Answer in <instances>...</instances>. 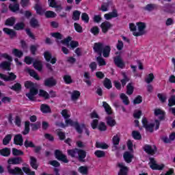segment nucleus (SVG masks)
Returning <instances> with one entry per match:
<instances>
[{
  "label": "nucleus",
  "instance_id": "7ed1b4c3",
  "mask_svg": "<svg viewBox=\"0 0 175 175\" xmlns=\"http://www.w3.org/2000/svg\"><path fill=\"white\" fill-rule=\"evenodd\" d=\"M7 170L9 173V174L12 175H24V172H23V170L18 167H15L14 168H12L10 165H9L7 167Z\"/></svg>",
  "mask_w": 175,
  "mask_h": 175
},
{
  "label": "nucleus",
  "instance_id": "dca6fc26",
  "mask_svg": "<svg viewBox=\"0 0 175 175\" xmlns=\"http://www.w3.org/2000/svg\"><path fill=\"white\" fill-rule=\"evenodd\" d=\"M165 114L166 113L161 109H154V116H159V119L160 120V121H162V120H165Z\"/></svg>",
  "mask_w": 175,
  "mask_h": 175
},
{
  "label": "nucleus",
  "instance_id": "c85d7f7f",
  "mask_svg": "<svg viewBox=\"0 0 175 175\" xmlns=\"http://www.w3.org/2000/svg\"><path fill=\"white\" fill-rule=\"evenodd\" d=\"M132 158H133V155L131 154L129 152H125L124 154V161L127 162V163H131L132 162Z\"/></svg>",
  "mask_w": 175,
  "mask_h": 175
},
{
  "label": "nucleus",
  "instance_id": "393cba45",
  "mask_svg": "<svg viewBox=\"0 0 175 175\" xmlns=\"http://www.w3.org/2000/svg\"><path fill=\"white\" fill-rule=\"evenodd\" d=\"M71 95V100L72 102H76L80 98V92L77 90H74L72 92H70Z\"/></svg>",
  "mask_w": 175,
  "mask_h": 175
},
{
  "label": "nucleus",
  "instance_id": "39448f33",
  "mask_svg": "<svg viewBox=\"0 0 175 175\" xmlns=\"http://www.w3.org/2000/svg\"><path fill=\"white\" fill-rule=\"evenodd\" d=\"M142 122L144 128H145L147 132H150V133L154 132V126H155V124L152 123L148 124V121L146 118H142Z\"/></svg>",
  "mask_w": 175,
  "mask_h": 175
},
{
  "label": "nucleus",
  "instance_id": "b1692460",
  "mask_svg": "<svg viewBox=\"0 0 175 175\" xmlns=\"http://www.w3.org/2000/svg\"><path fill=\"white\" fill-rule=\"evenodd\" d=\"M34 9L36 11L37 14L42 16V14H44V9L42 8L41 3H37L34 7Z\"/></svg>",
  "mask_w": 175,
  "mask_h": 175
},
{
  "label": "nucleus",
  "instance_id": "f704fd0d",
  "mask_svg": "<svg viewBox=\"0 0 175 175\" xmlns=\"http://www.w3.org/2000/svg\"><path fill=\"white\" fill-rule=\"evenodd\" d=\"M120 99L122 100V103L126 106H128V105H129V98L126 96L125 94L122 93L120 94Z\"/></svg>",
  "mask_w": 175,
  "mask_h": 175
},
{
  "label": "nucleus",
  "instance_id": "c756f323",
  "mask_svg": "<svg viewBox=\"0 0 175 175\" xmlns=\"http://www.w3.org/2000/svg\"><path fill=\"white\" fill-rule=\"evenodd\" d=\"M9 9L11 12H18V10H20V4L17 3H14L13 4H10Z\"/></svg>",
  "mask_w": 175,
  "mask_h": 175
},
{
  "label": "nucleus",
  "instance_id": "052dcab7",
  "mask_svg": "<svg viewBox=\"0 0 175 175\" xmlns=\"http://www.w3.org/2000/svg\"><path fill=\"white\" fill-rule=\"evenodd\" d=\"M168 106L169 107H172V106H175V96L172 95L168 99Z\"/></svg>",
  "mask_w": 175,
  "mask_h": 175
},
{
  "label": "nucleus",
  "instance_id": "1a4fd4ad",
  "mask_svg": "<svg viewBox=\"0 0 175 175\" xmlns=\"http://www.w3.org/2000/svg\"><path fill=\"white\" fill-rule=\"evenodd\" d=\"M105 47V44L102 42H96L94 43L93 50L94 53H97L100 57H102V51L103 48Z\"/></svg>",
  "mask_w": 175,
  "mask_h": 175
},
{
  "label": "nucleus",
  "instance_id": "f03ea898",
  "mask_svg": "<svg viewBox=\"0 0 175 175\" xmlns=\"http://www.w3.org/2000/svg\"><path fill=\"white\" fill-rule=\"evenodd\" d=\"M138 31H135L133 33L134 36H142V35H144L146 33V23L138 22L136 23Z\"/></svg>",
  "mask_w": 175,
  "mask_h": 175
},
{
  "label": "nucleus",
  "instance_id": "6e6552de",
  "mask_svg": "<svg viewBox=\"0 0 175 175\" xmlns=\"http://www.w3.org/2000/svg\"><path fill=\"white\" fill-rule=\"evenodd\" d=\"M144 151L146 152V154H148L149 155H154L155 152H157V146H150V145H145L143 147Z\"/></svg>",
  "mask_w": 175,
  "mask_h": 175
},
{
  "label": "nucleus",
  "instance_id": "338daca9",
  "mask_svg": "<svg viewBox=\"0 0 175 175\" xmlns=\"http://www.w3.org/2000/svg\"><path fill=\"white\" fill-rule=\"evenodd\" d=\"M127 95H132L133 94V86H132V83H129L127 85Z\"/></svg>",
  "mask_w": 175,
  "mask_h": 175
},
{
  "label": "nucleus",
  "instance_id": "a19ab883",
  "mask_svg": "<svg viewBox=\"0 0 175 175\" xmlns=\"http://www.w3.org/2000/svg\"><path fill=\"white\" fill-rule=\"evenodd\" d=\"M10 140H12V135H7L3 139V146H8L10 143Z\"/></svg>",
  "mask_w": 175,
  "mask_h": 175
},
{
  "label": "nucleus",
  "instance_id": "0eeeda50",
  "mask_svg": "<svg viewBox=\"0 0 175 175\" xmlns=\"http://www.w3.org/2000/svg\"><path fill=\"white\" fill-rule=\"evenodd\" d=\"M16 78L17 76H16L13 72H8V76L5 74L0 73V79L4 81H13V80H16Z\"/></svg>",
  "mask_w": 175,
  "mask_h": 175
},
{
  "label": "nucleus",
  "instance_id": "8fccbe9b",
  "mask_svg": "<svg viewBox=\"0 0 175 175\" xmlns=\"http://www.w3.org/2000/svg\"><path fill=\"white\" fill-rule=\"evenodd\" d=\"M64 82L66 84H72L73 83V80L72 79V77L69 75H66L63 77Z\"/></svg>",
  "mask_w": 175,
  "mask_h": 175
},
{
  "label": "nucleus",
  "instance_id": "f8f14e48",
  "mask_svg": "<svg viewBox=\"0 0 175 175\" xmlns=\"http://www.w3.org/2000/svg\"><path fill=\"white\" fill-rule=\"evenodd\" d=\"M85 157H87V152L84 150L78 149L77 159L79 162H85Z\"/></svg>",
  "mask_w": 175,
  "mask_h": 175
},
{
  "label": "nucleus",
  "instance_id": "a211bd4d",
  "mask_svg": "<svg viewBox=\"0 0 175 175\" xmlns=\"http://www.w3.org/2000/svg\"><path fill=\"white\" fill-rule=\"evenodd\" d=\"M56 84L57 81L53 77L46 79L44 81V85L46 87H54V85H55Z\"/></svg>",
  "mask_w": 175,
  "mask_h": 175
},
{
  "label": "nucleus",
  "instance_id": "774afa93",
  "mask_svg": "<svg viewBox=\"0 0 175 175\" xmlns=\"http://www.w3.org/2000/svg\"><path fill=\"white\" fill-rule=\"evenodd\" d=\"M166 9H168V10H164L165 12H168V13H175V7L173 5H166L165 6Z\"/></svg>",
  "mask_w": 175,
  "mask_h": 175
},
{
  "label": "nucleus",
  "instance_id": "ddd939ff",
  "mask_svg": "<svg viewBox=\"0 0 175 175\" xmlns=\"http://www.w3.org/2000/svg\"><path fill=\"white\" fill-rule=\"evenodd\" d=\"M44 56L47 62H51V64H53L57 62V59H55V57L53 58V57L51 56V53H50V52L49 51L44 52Z\"/></svg>",
  "mask_w": 175,
  "mask_h": 175
},
{
  "label": "nucleus",
  "instance_id": "2eb2a0df",
  "mask_svg": "<svg viewBox=\"0 0 175 175\" xmlns=\"http://www.w3.org/2000/svg\"><path fill=\"white\" fill-rule=\"evenodd\" d=\"M51 36L56 39L55 42L59 46V44H61V40L64 39V36H62L59 32L51 33Z\"/></svg>",
  "mask_w": 175,
  "mask_h": 175
},
{
  "label": "nucleus",
  "instance_id": "09e8293b",
  "mask_svg": "<svg viewBox=\"0 0 175 175\" xmlns=\"http://www.w3.org/2000/svg\"><path fill=\"white\" fill-rule=\"evenodd\" d=\"M132 136L133 139L135 140H141L142 139V135L139 131H133L132 132Z\"/></svg>",
  "mask_w": 175,
  "mask_h": 175
},
{
  "label": "nucleus",
  "instance_id": "a18cd8bd",
  "mask_svg": "<svg viewBox=\"0 0 175 175\" xmlns=\"http://www.w3.org/2000/svg\"><path fill=\"white\" fill-rule=\"evenodd\" d=\"M33 66L35 68V69H36L37 70H39V72L42 70V62H40V61H35L33 64Z\"/></svg>",
  "mask_w": 175,
  "mask_h": 175
},
{
  "label": "nucleus",
  "instance_id": "4d7b16f0",
  "mask_svg": "<svg viewBox=\"0 0 175 175\" xmlns=\"http://www.w3.org/2000/svg\"><path fill=\"white\" fill-rule=\"evenodd\" d=\"M45 16L47 18H54L57 16V14L53 11H46L45 12Z\"/></svg>",
  "mask_w": 175,
  "mask_h": 175
},
{
  "label": "nucleus",
  "instance_id": "6ab92c4d",
  "mask_svg": "<svg viewBox=\"0 0 175 175\" xmlns=\"http://www.w3.org/2000/svg\"><path fill=\"white\" fill-rule=\"evenodd\" d=\"M104 17L105 20H111V18L118 17V14L117 13L116 10H113V12H109V14H105Z\"/></svg>",
  "mask_w": 175,
  "mask_h": 175
},
{
  "label": "nucleus",
  "instance_id": "58836bf2",
  "mask_svg": "<svg viewBox=\"0 0 175 175\" xmlns=\"http://www.w3.org/2000/svg\"><path fill=\"white\" fill-rule=\"evenodd\" d=\"M27 70L30 76H31V77H33L34 79H36V80H40V78H39L38 74L36 73V72H35V70H31L30 68H27Z\"/></svg>",
  "mask_w": 175,
  "mask_h": 175
},
{
  "label": "nucleus",
  "instance_id": "49530a36",
  "mask_svg": "<svg viewBox=\"0 0 175 175\" xmlns=\"http://www.w3.org/2000/svg\"><path fill=\"white\" fill-rule=\"evenodd\" d=\"M154 79H155L154 74L150 73L148 75V76L145 79V81L146 83H147V84H150V83H152V81H154Z\"/></svg>",
  "mask_w": 175,
  "mask_h": 175
},
{
  "label": "nucleus",
  "instance_id": "c9c22d12",
  "mask_svg": "<svg viewBox=\"0 0 175 175\" xmlns=\"http://www.w3.org/2000/svg\"><path fill=\"white\" fill-rule=\"evenodd\" d=\"M15 23H16V18L11 17V18H8L5 21V25H8L9 27H13V25H14Z\"/></svg>",
  "mask_w": 175,
  "mask_h": 175
},
{
  "label": "nucleus",
  "instance_id": "69168bd1",
  "mask_svg": "<svg viewBox=\"0 0 175 175\" xmlns=\"http://www.w3.org/2000/svg\"><path fill=\"white\" fill-rule=\"evenodd\" d=\"M23 171L27 175H35V172L31 171V170L29 167H23Z\"/></svg>",
  "mask_w": 175,
  "mask_h": 175
},
{
  "label": "nucleus",
  "instance_id": "4c0bfd02",
  "mask_svg": "<svg viewBox=\"0 0 175 175\" xmlns=\"http://www.w3.org/2000/svg\"><path fill=\"white\" fill-rule=\"evenodd\" d=\"M80 14H81L80 11L75 10L72 13V20H74V21L80 20Z\"/></svg>",
  "mask_w": 175,
  "mask_h": 175
},
{
  "label": "nucleus",
  "instance_id": "bb28decb",
  "mask_svg": "<svg viewBox=\"0 0 175 175\" xmlns=\"http://www.w3.org/2000/svg\"><path fill=\"white\" fill-rule=\"evenodd\" d=\"M30 165L33 169H35L36 170L38 167V160L34 157H30Z\"/></svg>",
  "mask_w": 175,
  "mask_h": 175
},
{
  "label": "nucleus",
  "instance_id": "6e6d98bb",
  "mask_svg": "<svg viewBox=\"0 0 175 175\" xmlns=\"http://www.w3.org/2000/svg\"><path fill=\"white\" fill-rule=\"evenodd\" d=\"M24 27H25L24 23H18L14 26V28L16 31H21V29H24Z\"/></svg>",
  "mask_w": 175,
  "mask_h": 175
},
{
  "label": "nucleus",
  "instance_id": "9b49d317",
  "mask_svg": "<svg viewBox=\"0 0 175 175\" xmlns=\"http://www.w3.org/2000/svg\"><path fill=\"white\" fill-rule=\"evenodd\" d=\"M114 64L118 66V68H120V69H124L125 68V64L124 61H122V58L121 56H116L113 58Z\"/></svg>",
  "mask_w": 175,
  "mask_h": 175
},
{
  "label": "nucleus",
  "instance_id": "9d476101",
  "mask_svg": "<svg viewBox=\"0 0 175 175\" xmlns=\"http://www.w3.org/2000/svg\"><path fill=\"white\" fill-rule=\"evenodd\" d=\"M24 161L23 160V158L20 157H12L10 158L8 160V163L10 165H21V163H23Z\"/></svg>",
  "mask_w": 175,
  "mask_h": 175
},
{
  "label": "nucleus",
  "instance_id": "473e14b6",
  "mask_svg": "<svg viewBox=\"0 0 175 175\" xmlns=\"http://www.w3.org/2000/svg\"><path fill=\"white\" fill-rule=\"evenodd\" d=\"M150 169H152V170H162L163 167H165V165H158L157 163L154 164H150Z\"/></svg>",
  "mask_w": 175,
  "mask_h": 175
},
{
  "label": "nucleus",
  "instance_id": "e2e57ef3",
  "mask_svg": "<svg viewBox=\"0 0 175 175\" xmlns=\"http://www.w3.org/2000/svg\"><path fill=\"white\" fill-rule=\"evenodd\" d=\"M39 96H43V98H44L45 99H49V98H50V95L49 94V93L43 90H40Z\"/></svg>",
  "mask_w": 175,
  "mask_h": 175
},
{
  "label": "nucleus",
  "instance_id": "a878e982",
  "mask_svg": "<svg viewBox=\"0 0 175 175\" xmlns=\"http://www.w3.org/2000/svg\"><path fill=\"white\" fill-rule=\"evenodd\" d=\"M3 32L6 33L7 35H9L10 38H14L16 36V31L14 30L5 27L3 29Z\"/></svg>",
  "mask_w": 175,
  "mask_h": 175
},
{
  "label": "nucleus",
  "instance_id": "5fc2aeb1",
  "mask_svg": "<svg viewBox=\"0 0 175 175\" xmlns=\"http://www.w3.org/2000/svg\"><path fill=\"white\" fill-rule=\"evenodd\" d=\"M30 25L33 28H36L39 27V22L38 21V20H36V18H32L30 21Z\"/></svg>",
  "mask_w": 175,
  "mask_h": 175
},
{
  "label": "nucleus",
  "instance_id": "37998d69",
  "mask_svg": "<svg viewBox=\"0 0 175 175\" xmlns=\"http://www.w3.org/2000/svg\"><path fill=\"white\" fill-rule=\"evenodd\" d=\"M96 148H102L103 150H107V148H109V146L103 142H96Z\"/></svg>",
  "mask_w": 175,
  "mask_h": 175
},
{
  "label": "nucleus",
  "instance_id": "ea45409f",
  "mask_svg": "<svg viewBox=\"0 0 175 175\" xmlns=\"http://www.w3.org/2000/svg\"><path fill=\"white\" fill-rule=\"evenodd\" d=\"M122 75L123 76V79L120 81L122 83V87H125V85H126V83L129 81V79L128 76H126V74L125 72H122Z\"/></svg>",
  "mask_w": 175,
  "mask_h": 175
},
{
  "label": "nucleus",
  "instance_id": "f3484780",
  "mask_svg": "<svg viewBox=\"0 0 175 175\" xmlns=\"http://www.w3.org/2000/svg\"><path fill=\"white\" fill-rule=\"evenodd\" d=\"M100 27L103 33H106V32H107V31H109V29H110L112 26L110 22L105 21L101 24Z\"/></svg>",
  "mask_w": 175,
  "mask_h": 175
},
{
  "label": "nucleus",
  "instance_id": "423d86ee",
  "mask_svg": "<svg viewBox=\"0 0 175 175\" xmlns=\"http://www.w3.org/2000/svg\"><path fill=\"white\" fill-rule=\"evenodd\" d=\"M55 157L56 159H58V161H62V162H64V163H68V162H69V160H68L66 155L63 154L62 151L59 150H56L55 151Z\"/></svg>",
  "mask_w": 175,
  "mask_h": 175
},
{
  "label": "nucleus",
  "instance_id": "7c9ffc66",
  "mask_svg": "<svg viewBox=\"0 0 175 175\" xmlns=\"http://www.w3.org/2000/svg\"><path fill=\"white\" fill-rule=\"evenodd\" d=\"M0 154L3 157H10V148H4L2 150H0Z\"/></svg>",
  "mask_w": 175,
  "mask_h": 175
},
{
  "label": "nucleus",
  "instance_id": "de8ad7c7",
  "mask_svg": "<svg viewBox=\"0 0 175 175\" xmlns=\"http://www.w3.org/2000/svg\"><path fill=\"white\" fill-rule=\"evenodd\" d=\"M77 132H78V133H83V129H84V128H85V125L84 124H79V122L75 125V126Z\"/></svg>",
  "mask_w": 175,
  "mask_h": 175
},
{
  "label": "nucleus",
  "instance_id": "f257e3e1",
  "mask_svg": "<svg viewBox=\"0 0 175 175\" xmlns=\"http://www.w3.org/2000/svg\"><path fill=\"white\" fill-rule=\"evenodd\" d=\"M25 87L30 90L29 92L26 94V96L29 98V100H35V95H38L39 92L38 85L27 81L25 83Z\"/></svg>",
  "mask_w": 175,
  "mask_h": 175
},
{
  "label": "nucleus",
  "instance_id": "e433bc0d",
  "mask_svg": "<svg viewBox=\"0 0 175 175\" xmlns=\"http://www.w3.org/2000/svg\"><path fill=\"white\" fill-rule=\"evenodd\" d=\"M78 172L83 175L88 174V167L87 166H81L78 169Z\"/></svg>",
  "mask_w": 175,
  "mask_h": 175
},
{
  "label": "nucleus",
  "instance_id": "72a5a7b5",
  "mask_svg": "<svg viewBox=\"0 0 175 175\" xmlns=\"http://www.w3.org/2000/svg\"><path fill=\"white\" fill-rule=\"evenodd\" d=\"M103 107H104L107 114L110 116L111 114V107H110V105L106 102H103Z\"/></svg>",
  "mask_w": 175,
  "mask_h": 175
},
{
  "label": "nucleus",
  "instance_id": "aec40b11",
  "mask_svg": "<svg viewBox=\"0 0 175 175\" xmlns=\"http://www.w3.org/2000/svg\"><path fill=\"white\" fill-rule=\"evenodd\" d=\"M118 166L120 167L118 175H126L128 174V167L124 165V163H120Z\"/></svg>",
  "mask_w": 175,
  "mask_h": 175
},
{
  "label": "nucleus",
  "instance_id": "cd10ccee",
  "mask_svg": "<svg viewBox=\"0 0 175 175\" xmlns=\"http://www.w3.org/2000/svg\"><path fill=\"white\" fill-rule=\"evenodd\" d=\"M0 69L3 70H10V62H3L0 64Z\"/></svg>",
  "mask_w": 175,
  "mask_h": 175
},
{
  "label": "nucleus",
  "instance_id": "4468645a",
  "mask_svg": "<svg viewBox=\"0 0 175 175\" xmlns=\"http://www.w3.org/2000/svg\"><path fill=\"white\" fill-rule=\"evenodd\" d=\"M14 143L16 144V146H23L24 143L23 135H21V134L16 135L14 138Z\"/></svg>",
  "mask_w": 175,
  "mask_h": 175
},
{
  "label": "nucleus",
  "instance_id": "20e7f679",
  "mask_svg": "<svg viewBox=\"0 0 175 175\" xmlns=\"http://www.w3.org/2000/svg\"><path fill=\"white\" fill-rule=\"evenodd\" d=\"M66 124L64 122H58L55 123L56 126H60V128H66V126H75V125L78 123L77 122H74L71 119H66L65 120Z\"/></svg>",
  "mask_w": 175,
  "mask_h": 175
},
{
  "label": "nucleus",
  "instance_id": "3c124183",
  "mask_svg": "<svg viewBox=\"0 0 175 175\" xmlns=\"http://www.w3.org/2000/svg\"><path fill=\"white\" fill-rule=\"evenodd\" d=\"M96 61L100 66H105V65H106L105 59H103V57H102L100 55L96 57Z\"/></svg>",
  "mask_w": 175,
  "mask_h": 175
},
{
  "label": "nucleus",
  "instance_id": "680f3d73",
  "mask_svg": "<svg viewBox=\"0 0 175 175\" xmlns=\"http://www.w3.org/2000/svg\"><path fill=\"white\" fill-rule=\"evenodd\" d=\"M29 133V122H25V130L23 131V135H28Z\"/></svg>",
  "mask_w": 175,
  "mask_h": 175
},
{
  "label": "nucleus",
  "instance_id": "c03bdc74",
  "mask_svg": "<svg viewBox=\"0 0 175 175\" xmlns=\"http://www.w3.org/2000/svg\"><path fill=\"white\" fill-rule=\"evenodd\" d=\"M12 155L14 157H20V155H24V152L17 148H12Z\"/></svg>",
  "mask_w": 175,
  "mask_h": 175
},
{
  "label": "nucleus",
  "instance_id": "bf43d9fd",
  "mask_svg": "<svg viewBox=\"0 0 175 175\" xmlns=\"http://www.w3.org/2000/svg\"><path fill=\"white\" fill-rule=\"evenodd\" d=\"M155 9L154 4H148L144 8V10H146L147 12H152Z\"/></svg>",
  "mask_w": 175,
  "mask_h": 175
},
{
  "label": "nucleus",
  "instance_id": "4be33fe9",
  "mask_svg": "<svg viewBox=\"0 0 175 175\" xmlns=\"http://www.w3.org/2000/svg\"><path fill=\"white\" fill-rule=\"evenodd\" d=\"M110 51H111V48H110V46H105L102 51L103 57L105 58H108V57L110 56Z\"/></svg>",
  "mask_w": 175,
  "mask_h": 175
},
{
  "label": "nucleus",
  "instance_id": "603ef678",
  "mask_svg": "<svg viewBox=\"0 0 175 175\" xmlns=\"http://www.w3.org/2000/svg\"><path fill=\"white\" fill-rule=\"evenodd\" d=\"M104 86L105 88H107V90H110L111 88V81L108 78H105L103 82Z\"/></svg>",
  "mask_w": 175,
  "mask_h": 175
},
{
  "label": "nucleus",
  "instance_id": "5701e85b",
  "mask_svg": "<svg viewBox=\"0 0 175 175\" xmlns=\"http://www.w3.org/2000/svg\"><path fill=\"white\" fill-rule=\"evenodd\" d=\"M67 152L71 158H77L79 156V148L68 150H67Z\"/></svg>",
  "mask_w": 175,
  "mask_h": 175
},
{
  "label": "nucleus",
  "instance_id": "13d9d810",
  "mask_svg": "<svg viewBox=\"0 0 175 175\" xmlns=\"http://www.w3.org/2000/svg\"><path fill=\"white\" fill-rule=\"evenodd\" d=\"M94 154L96 157H97V158H103L106 155V153L103 150H96L94 152Z\"/></svg>",
  "mask_w": 175,
  "mask_h": 175
},
{
  "label": "nucleus",
  "instance_id": "412c9836",
  "mask_svg": "<svg viewBox=\"0 0 175 175\" xmlns=\"http://www.w3.org/2000/svg\"><path fill=\"white\" fill-rule=\"evenodd\" d=\"M105 120L108 126H111V128H113V126H116L117 122H116V120H114V118H113L111 116L106 117Z\"/></svg>",
  "mask_w": 175,
  "mask_h": 175
},
{
  "label": "nucleus",
  "instance_id": "864d4df0",
  "mask_svg": "<svg viewBox=\"0 0 175 175\" xmlns=\"http://www.w3.org/2000/svg\"><path fill=\"white\" fill-rule=\"evenodd\" d=\"M111 1H107V3H103V4L101 5V10L102 12H107V8L110 6V5H112Z\"/></svg>",
  "mask_w": 175,
  "mask_h": 175
},
{
  "label": "nucleus",
  "instance_id": "0e129e2a",
  "mask_svg": "<svg viewBox=\"0 0 175 175\" xmlns=\"http://www.w3.org/2000/svg\"><path fill=\"white\" fill-rule=\"evenodd\" d=\"M157 97L159 98V100L161 101V103H165V102H166V99H167L166 95L161 93L157 94Z\"/></svg>",
  "mask_w": 175,
  "mask_h": 175
},
{
  "label": "nucleus",
  "instance_id": "2f4dec72",
  "mask_svg": "<svg viewBox=\"0 0 175 175\" xmlns=\"http://www.w3.org/2000/svg\"><path fill=\"white\" fill-rule=\"evenodd\" d=\"M40 110L42 112L45 113L51 112V109H50V107L46 104L41 105Z\"/></svg>",
  "mask_w": 175,
  "mask_h": 175
},
{
  "label": "nucleus",
  "instance_id": "79ce46f5",
  "mask_svg": "<svg viewBox=\"0 0 175 175\" xmlns=\"http://www.w3.org/2000/svg\"><path fill=\"white\" fill-rule=\"evenodd\" d=\"M12 54H14L15 57H18V58H21L22 56L24 55V53H23V51L17 49H14L12 50Z\"/></svg>",
  "mask_w": 175,
  "mask_h": 175
}]
</instances>
